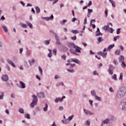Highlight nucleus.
<instances>
[{
	"mask_svg": "<svg viewBox=\"0 0 126 126\" xmlns=\"http://www.w3.org/2000/svg\"><path fill=\"white\" fill-rule=\"evenodd\" d=\"M126 87H122L120 90L117 92V96L118 98H122L124 95H126Z\"/></svg>",
	"mask_w": 126,
	"mask_h": 126,
	"instance_id": "obj_1",
	"label": "nucleus"
},
{
	"mask_svg": "<svg viewBox=\"0 0 126 126\" xmlns=\"http://www.w3.org/2000/svg\"><path fill=\"white\" fill-rule=\"evenodd\" d=\"M33 99L32 102L31 103V106L32 108H34L35 107V105L37 104V102H38V98H37V96L35 95H33L32 96Z\"/></svg>",
	"mask_w": 126,
	"mask_h": 126,
	"instance_id": "obj_2",
	"label": "nucleus"
},
{
	"mask_svg": "<svg viewBox=\"0 0 126 126\" xmlns=\"http://www.w3.org/2000/svg\"><path fill=\"white\" fill-rule=\"evenodd\" d=\"M67 46L69 48H74V46H75V44H74V42H67Z\"/></svg>",
	"mask_w": 126,
	"mask_h": 126,
	"instance_id": "obj_3",
	"label": "nucleus"
},
{
	"mask_svg": "<svg viewBox=\"0 0 126 126\" xmlns=\"http://www.w3.org/2000/svg\"><path fill=\"white\" fill-rule=\"evenodd\" d=\"M97 55L101 56V57H103L104 58H106V57H107V53L106 52H98L97 53Z\"/></svg>",
	"mask_w": 126,
	"mask_h": 126,
	"instance_id": "obj_4",
	"label": "nucleus"
},
{
	"mask_svg": "<svg viewBox=\"0 0 126 126\" xmlns=\"http://www.w3.org/2000/svg\"><path fill=\"white\" fill-rule=\"evenodd\" d=\"M1 79L3 81H8V76L7 75H3Z\"/></svg>",
	"mask_w": 126,
	"mask_h": 126,
	"instance_id": "obj_5",
	"label": "nucleus"
},
{
	"mask_svg": "<svg viewBox=\"0 0 126 126\" xmlns=\"http://www.w3.org/2000/svg\"><path fill=\"white\" fill-rule=\"evenodd\" d=\"M74 49H75V52H76V53H81V51L80 50L81 49L80 47L76 45L74 46Z\"/></svg>",
	"mask_w": 126,
	"mask_h": 126,
	"instance_id": "obj_6",
	"label": "nucleus"
},
{
	"mask_svg": "<svg viewBox=\"0 0 126 126\" xmlns=\"http://www.w3.org/2000/svg\"><path fill=\"white\" fill-rule=\"evenodd\" d=\"M113 69H115V67H114L112 65H110V67L108 69V72L110 74H113V71L112 70Z\"/></svg>",
	"mask_w": 126,
	"mask_h": 126,
	"instance_id": "obj_7",
	"label": "nucleus"
},
{
	"mask_svg": "<svg viewBox=\"0 0 126 126\" xmlns=\"http://www.w3.org/2000/svg\"><path fill=\"white\" fill-rule=\"evenodd\" d=\"M84 113L85 115L87 116H91V115H93V113L86 109H84Z\"/></svg>",
	"mask_w": 126,
	"mask_h": 126,
	"instance_id": "obj_8",
	"label": "nucleus"
},
{
	"mask_svg": "<svg viewBox=\"0 0 126 126\" xmlns=\"http://www.w3.org/2000/svg\"><path fill=\"white\" fill-rule=\"evenodd\" d=\"M63 99H65V96H63L62 98H57L55 99V101L56 103H58L59 101L60 102H63Z\"/></svg>",
	"mask_w": 126,
	"mask_h": 126,
	"instance_id": "obj_9",
	"label": "nucleus"
},
{
	"mask_svg": "<svg viewBox=\"0 0 126 126\" xmlns=\"http://www.w3.org/2000/svg\"><path fill=\"white\" fill-rule=\"evenodd\" d=\"M37 96L38 98H44V97H45V94H44V93H39L37 94Z\"/></svg>",
	"mask_w": 126,
	"mask_h": 126,
	"instance_id": "obj_10",
	"label": "nucleus"
},
{
	"mask_svg": "<svg viewBox=\"0 0 126 126\" xmlns=\"http://www.w3.org/2000/svg\"><path fill=\"white\" fill-rule=\"evenodd\" d=\"M119 63H123V62H125V57L123 55H121L119 57Z\"/></svg>",
	"mask_w": 126,
	"mask_h": 126,
	"instance_id": "obj_11",
	"label": "nucleus"
},
{
	"mask_svg": "<svg viewBox=\"0 0 126 126\" xmlns=\"http://www.w3.org/2000/svg\"><path fill=\"white\" fill-rule=\"evenodd\" d=\"M102 35H103V33L100 32V30L99 29V28H97L96 36H102Z\"/></svg>",
	"mask_w": 126,
	"mask_h": 126,
	"instance_id": "obj_12",
	"label": "nucleus"
},
{
	"mask_svg": "<svg viewBox=\"0 0 126 126\" xmlns=\"http://www.w3.org/2000/svg\"><path fill=\"white\" fill-rule=\"evenodd\" d=\"M20 85L21 86V88L24 89V88H25V87H26L25 86V84L24 83H23V82H22L21 81H20Z\"/></svg>",
	"mask_w": 126,
	"mask_h": 126,
	"instance_id": "obj_13",
	"label": "nucleus"
},
{
	"mask_svg": "<svg viewBox=\"0 0 126 126\" xmlns=\"http://www.w3.org/2000/svg\"><path fill=\"white\" fill-rule=\"evenodd\" d=\"M109 28L110 27H109V26H104L102 27V30H104V31H108V30H109Z\"/></svg>",
	"mask_w": 126,
	"mask_h": 126,
	"instance_id": "obj_14",
	"label": "nucleus"
},
{
	"mask_svg": "<svg viewBox=\"0 0 126 126\" xmlns=\"http://www.w3.org/2000/svg\"><path fill=\"white\" fill-rule=\"evenodd\" d=\"M7 62L9 64H11V65H12V66H13V67H15V65L14 64V63H13V62H12V61H11V60H7Z\"/></svg>",
	"mask_w": 126,
	"mask_h": 126,
	"instance_id": "obj_15",
	"label": "nucleus"
},
{
	"mask_svg": "<svg viewBox=\"0 0 126 126\" xmlns=\"http://www.w3.org/2000/svg\"><path fill=\"white\" fill-rule=\"evenodd\" d=\"M67 62L69 63H66V65H71V67H73V66H74V65H75V64H72L71 63H70V60H68Z\"/></svg>",
	"mask_w": 126,
	"mask_h": 126,
	"instance_id": "obj_16",
	"label": "nucleus"
},
{
	"mask_svg": "<svg viewBox=\"0 0 126 126\" xmlns=\"http://www.w3.org/2000/svg\"><path fill=\"white\" fill-rule=\"evenodd\" d=\"M71 62H73L74 63H80V62L78 61L77 59H71Z\"/></svg>",
	"mask_w": 126,
	"mask_h": 126,
	"instance_id": "obj_17",
	"label": "nucleus"
},
{
	"mask_svg": "<svg viewBox=\"0 0 126 126\" xmlns=\"http://www.w3.org/2000/svg\"><path fill=\"white\" fill-rule=\"evenodd\" d=\"M109 1H110V2H111V3L112 4V6H113V7H116V3L115 2V1H114V0H109Z\"/></svg>",
	"mask_w": 126,
	"mask_h": 126,
	"instance_id": "obj_18",
	"label": "nucleus"
},
{
	"mask_svg": "<svg viewBox=\"0 0 126 126\" xmlns=\"http://www.w3.org/2000/svg\"><path fill=\"white\" fill-rule=\"evenodd\" d=\"M110 120L109 119H106L103 121L102 123L101 124V126H103V124H108Z\"/></svg>",
	"mask_w": 126,
	"mask_h": 126,
	"instance_id": "obj_19",
	"label": "nucleus"
},
{
	"mask_svg": "<svg viewBox=\"0 0 126 126\" xmlns=\"http://www.w3.org/2000/svg\"><path fill=\"white\" fill-rule=\"evenodd\" d=\"M26 23L27 25L30 27V28H31L32 29V28H33V25H32V24H31V23H30L29 22H26Z\"/></svg>",
	"mask_w": 126,
	"mask_h": 126,
	"instance_id": "obj_20",
	"label": "nucleus"
},
{
	"mask_svg": "<svg viewBox=\"0 0 126 126\" xmlns=\"http://www.w3.org/2000/svg\"><path fill=\"white\" fill-rule=\"evenodd\" d=\"M51 19H54V15H52L51 16L46 18V20L47 21L51 20Z\"/></svg>",
	"mask_w": 126,
	"mask_h": 126,
	"instance_id": "obj_21",
	"label": "nucleus"
},
{
	"mask_svg": "<svg viewBox=\"0 0 126 126\" xmlns=\"http://www.w3.org/2000/svg\"><path fill=\"white\" fill-rule=\"evenodd\" d=\"M70 52L71 53V54H73L74 55H76V52L73 49H70Z\"/></svg>",
	"mask_w": 126,
	"mask_h": 126,
	"instance_id": "obj_22",
	"label": "nucleus"
},
{
	"mask_svg": "<svg viewBox=\"0 0 126 126\" xmlns=\"http://www.w3.org/2000/svg\"><path fill=\"white\" fill-rule=\"evenodd\" d=\"M1 27L2 29H3L5 32H7V31H8L7 28L5 26L2 25Z\"/></svg>",
	"mask_w": 126,
	"mask_h": 126,
	"instance_id": "obj_23",
	"label": "nucleus"
},
{
	"mask_svg": "<svg viewBox=\"0 0 126 126\" xmlns=\"http://www.w3.org/2000/svg\"><path fill=\"white\" fill-rule=\"evenodd\" d=\"M114 47H115V44H111L108 46V50H111V49H113Z\"/></svg>",
	"mask_w": 126,
	"mask_h": 126,
	"instance_id": "obj_24",
	"label": "nucleus"
},
{
	"mask_svg": "<svg viewBox=\"0 0 126 126\" xmlns=\"http://www.w3.org/2000/svg\"><path fill=\"white\" fill-rule=\"evenodd\" d=\"M44 112H47L48 110V104L45 103V107L43 108Z\"/></svg>",
	"mask_w": 126,
	"mask_h": 126,
	"instance_id": "obj_25",
	"label": "nucleus"
},
{
	"mask_svg": "<svg viewBox=\"0 0 126 126\" xmlns=\"http://www.w3.org/2000/svg\"><path fill=\"white\" fill-rule=\"evenodd\" d=\"M20 25L23 28H27V26L26 24H23V23H21Z\"/></svg>",
	"mask_w": 126,
	"mask_h": 126,
	"instance_id": "obj_26",
	"label": "nucleus"
},
{
	"mask_svg": "<svg viewBox=\"0 0 126 126\" xmlns=\"http://www.w3.org/2000/svg\"><path fill=\"white\" fill-rule=\"evenodd\" d=\"M35 10H36V13H40V8H39V7H35Z\"/></svg>",
	"mask_w": 126,
	"mask_h": 126,
	"instance_id": "obj_27",
	"label": "nucleus"
},
{
	"mask_svg": "<svg viewBox=\"0 0 126 126\" xmlns=\"http://www.w3.org/2000/svg\"><path fill=\"white\" fill-rule=\"evenodd\" d=\"M98 43H100V42H102V41H104V39L102 38L101 37H99L97 39Z\"/></svg>",
	"mask_w": 126,
	"mask_h": 126,
	"instance_id": "obj_28",
	"label": "nucleus"
},
{
	"mask_svg": "<svg viewBox=\"0 0 126 126\" xmlns=\"http://www.w3.org/2000/svg\"><path fill=\"white\" fill-rule=\"evenodd\" d=\"M95 100H97V101H101V97L97 96L96 95H95Z\"/></svg>",
	"mask_w": 126,
	"mask_h": 126,
	"instance_id": "obj_29",
	"label": "nucleus"
},
{
	"mask_svg": "<svg viewBox=\"0 0 126 126\" xmlns=\"http://www.w3.org/2000/svg\"><path fill=\"white\" fill-rule=\"evenodd\" d=\"M62 123H63V124H68V123H69V121H68V119H66L64 121L63 120Z\"/></svg>",
	"mask_w": 126,
	"mask_h": 126,
	"instance_id": "obj_30",
	"label": "nucleus"
},
{
	"mask_svg": "<svg viewBox=\"0 0 126 126\" xmlns=\"http://www.w3.org/2000/svg\"><path fill=\"white\" fill-rule=\"evenodd\" d=\"M122 64H121V66H122V67H123V68H125V67H126V63H125V61H124L123 62H121Z\"/></svg>",
	"mask_w": 126,
	"mask_h": 126,
	"instance_id": "obj_31",
	"label": "nucleus"
},
{
	"mask_svg": "<svg viewBox=\"0 0 126 126\" xmlns=\"http://www.w3.org/2000/svg\"><path fill=\"white\" fill-rule=\"evenodd\" d=\"M25 118L27 119H30V115L29 114H27L25 115Z\"/></svg>",
	"mask_w": 126,
	"mask_h": 126,
	"instance_id": "obj_32",
	"label": "nucleus"
},
{
	"mask_svg": "<svg viewBox=\"0 0 126 126\" xmlns=\"http://www.w3.org/2000/svg\"><path fill=\"white\" fill-rule=\"evenodd\" d=\"M72 32L73 34H77V33H79V32H78V31H77V30H72Z\"/></svg>",
	"mask_w": 126,
	"mask_h": 126,
	"instance_id": "obj_33",
	"label": "nucleus"
},
{
	"mask_svg": "<svg viewBox=\"0 0 126 126\" xmlns=\"http://www.w3.org/2000/svg\"><path fill=\"white\" fill-rule=\"evenodd\" d=\"M38 69H39V71H40V73L42 75V74L43 73V70L42 69V68L41 67V66L38 67Z\"/></svg>",
	"mask_w": 126,
	"mask_h": 126,
	"instance_id": "obj_34",
	"label": "nucleus"
},
{
	"mask_svg": "<svg viewBox=\"0 0 126 126\" xmlns=\"http://www.w3.org/2000/svg\"><path fill=\"white\" fill-rule=\"evenodd\" d=\"M91 93L92 95H93V96H95V95H96V93L95 92V91H92L91 92Z\"/></svg>",
	"mask_w": 126,
	"mask_h": 126,
	"instance_id": "obj_35",
	"label": "nucleus"
},
{
	"mask_svg": "<svg viewBox=\"0 0 126 126\" xmlns=\"http://www.w3.org/2000/svg\"><path fill=\"white\" fill-rule=\"evenodd\" d=\"M19 111L21 114H24V110H23L22 108H20L19 109Z\"/></svg>",
	"mask_w": 126,
	"mask_h": 126,
	"instance_id": "obj_36",
	"label": "nucleus"
},
{
	"mask_svg": "<svg viewBox=\"0 0 126 126\" xmlns=\"http://www.w3.org/2000/svg\"><path fill=\"white\" fill-rule=\"evenodd\" d=\"M108 31H109V32H110L111 33H113V32H114V30L112 28H109Z\"/></svg>",
	"mask_w": 126,
	"mask_h": 126,
	"instance_id": "obj_37",
	"label": "nucleus"
},
{
	"mask_svg": "<svg viewBox=\"0 0 126 126\" xmlns=\"http://www.w3.org/2000/svg\"><path fill=\"white\" fill-rule=\"evenodd\" d=\"M56 43L58 44V45H61V42L60 41L59 38L56 39Z\"/></svg>",
	"mask_w": 126,
	"mask_h": 126,
	"instance_id": "obj_38",
	"label": "nucleus"
},
{
	"mask_svg": "<svg viewBox=\"0 0 126 126\" xmlns=\"http://www.w3.org/2000/svg\"><path fill=\"white\" fill-rule=\"evenodd\" d=\"M49 51L50 52V53L48 54V56L49 58H51V57H52V50L49 49Z\"/></svg>",
	"mask_w": 126,
	"mask_h": 126,
	"instance_id": "obj_39",
	"label": "nucleus"
},
{
	"mask_svg": "<svg viewBox=\"0 0 126 126\" xmlns=\"http://www.w3.org/2000/svg\"><path fill=\"white\" fill-rule=\"evenodd\" d=\"M112 79H114V80H117V75H116L115 74H114L113 75V76L112 77Z\"/></svg>",
	"mask_w": 126,
	"mask_h": 126,
	"instance_id": "obj_40",
	"label": "nucleus"
},
{
	"mask_svg": "<svg viewBox=\"0 0 126 126\" xmlns=\"http://www.w3.org/2000/svg\"><path fill=\"white\" fill-rule=\"evenodd\" d=\"M123 73H120V77L119 78L120 80H123Z\"/></svg>",
	"mask_w": 126,
	"mask_h": 126,
	"instance_id": "obj_41",
	"label": "nucleus"
},
{
	"mask_svg": "<svg viewBox=\"0 0 126 126\" xmlns=\"http://www.w3.org/2000/svg\"><path fill=\"white\" fill-rule=\"evenodd\" d=\"M73 117H74L73 115H71V116L69 117V118H68V121H71L72 120Z\"/></svg>",
	"mask_w": 126,
	"mask_h": 126,
	"instance_id": "obj_42",
	"label": "nucleus"
},
{
	"mask_svg": "<svg viewBox=\"0 0 126 126\" xmlns=\"http://www.w3.org/2000/svg\"><path fill=\"white\" fill-rule=\"evenodd\" d=\"M121 52V51H120V50H117L115 52V54L116 55H120V52Z\"/></svg>",
	"mask_w": 126,
	"mask_h": 126,
	"instance_id": "obj_43",
	"label": "nucleus"
},
{
	"mask_svg": "<svg viewBox=\"0 0 126 126\" xmlns=\"http://www.w3.org/2000/svg\"><path fill=\"white\" fill-rule=\"evenodd\" d=\"M92 12H93V10L92 9H88V13H91Z\"/></svg>",
	"mask_w": 126,
	"mask_h": 126,
	"instance_id": "obj_44",
	"label": "nucleus"
},
{
	"mask_svg": "<svg viewBox=\"0 0 126 126\" xmlns=\"http://www.w3.org/2000/svg\"><path fill=\"white\" fill-rule=\"evenodd\" d=\"M119 38H120L119 36H116L114 37V41H117V40H118V39H119Z\"/></svg>",
	"mask_w": 126,
	"mask_h": 126,
	"instance_id": "obj_45",
	"label": "nucleus"
},
{
	"mask_svg": "<svg viewBox=\"0 0 126 126\" xmlns=\"http://www.w3.org/2000/svg\"><path fill=\"white\" fill-rule=\"evenodd\" d=\"M67 21L66 20H63L62 22H61V24H64Z\"/></svg>",
	"mask_w": 126,
	"mask_h": 126,
	"instance_id": "obj_46",
	"label": "nucleus"
},
{
	"mask_svg": "<svg viewBox=\"0 0 126 126\" xmlns=\"http://www.w3.org/2000/svg\"><path fill=\"white\" fill-rule=\"evenodd\" d=\"M45 43L46 45H49L50 44V40H45Z\"/></svg>",
	"mask_w": 126,
	"mask_h": 126,
	"instance_id": "obj_47",
	"label": "nucleus"
},
{
	"mask_svg": "<svg viewBox=\"0 0 126 126\" xmlns=\"http://www.w3.org/2000/svg\"><path fill=\"white\" fill-rule=\"evenodd\" d=\"M113 63L117 65L118 64V62L117 61V60H114L113 61Z\"/></svg>",
	"mask_w": 126,
	"mask_h": 126,
	"instance_id": "obj_48",
	"label": "nucleus"
},
{
	"mask_svg": "<svg viewBox=\"0 0 126 126\" xmlns=\"http://www.w3.org/2000/svg\"><path fill=\"white\" fill-rule=\"evenodd\" d=\"M53 54H54V55H55V56H56V55H57V50L55 49L53 50Z\"/></svg>",
	"mask_w": 126,
	"mask_h": 126,
	"instance_id": "obj_49",
	"label": "nucleus"
},
{
	"mask_svg": "<svg viewBox=\"0 0 126 126\" xmlns=\"http://www.w3.org/2000/svg\"><path fill=\"white\" fill-rule=\"evenodd\" d=\"M87 23V18H85L84 21V24H86Z\"/></svg>",
	"mask_w": 126,
	"mask_h": 126,
	"instance_id": "obj_50",
	"label": "nucleus"
},
{
	"mask_svg": "<svg viewBox=\"0 0 126 126\" xmlns=\"http://www.w3.org/2000/svg\"><path fill=\"white\" fill-rule=\"evenodd\" d=\"M120 33H121V29H118L117 34H120Z\"/></svg>",
	"mask_w": 126,
	"mask_h": 126,
	"instance_id": "obj_51",
	"label": "nucleus"
},
{
	"mask_svg": "<svg viewBox=\"0 0 126 126\" xmlns=\"http://www.w3.org/2000/svg\"><path fill=\"white\" fill-rule=\"evenodd\" d=\"M87 5H88V6H90L91 5H92V1H90L89 2L88 4Z\"/></svg>",
	"mask_w": 126,
	"mask_h": 126,
	"instance_id": "obj_52",
	"label": "nucleus"
},
{
	"mask_svg": "<svg viewBox=\"0 0 126 126\" xmlns=\"http://www.w3.org/2000/svg\"><path fill=\"white\" fill-rule=\"evenodd\" d=\"M76 20H77V19L76 18H72L71 20L72 22H74Z\"/></svg>",
	"mask_w": 126,
	"mask_h": 126,
	"instance_id": "obj_53",
	"label": "nucleus"
},
{
	"mask_svg": "<svg viewBox=\"0 0 126 126\" xmlns=\"http://www.w3.org/2000/svg\"><path fill=\"white\" fill-rule=\"evenodd\" d=\"M54 0L55 1L53 2V4H55V3H57V2H58V1H59V0Z\"/></svg>",
	"mask_w": 126,
	"mask_h": 126,
	"instance_id": "obj_54",
	"label": "nucleus"
},
{
	"mask_svg": "<svg viewBox=\"0 0 126 126\" xmlns=\"http://www.w3.org/2000/svg\"><path fill=\"white\" fill-rule=\"evenodd\" d=\"M3 93H1V95H0V99H2L3 98Z\"/></svg>",
	"mask_w": 126,
	"mask_h": 126,
	"instance_id": "obj_55",
	"label": "nucleus"
},
{
	"mask_svg": "<svg viewBox=\"0 0 126 126\" xmlns=\"http://www.w3.org/2000/svg\"><path fill=\"white\" fill-rule=\"evenodd\" d=\"M71 39H72V40H76V36H74L71 37Z\"/></svg>",
	"mask_w": 126,
	"mask_h": 126,
	"instance_id": "obj_56",
	"label": "nucleus"
},
{
	"mask_svg": "<svg viewBox=\"0 0 126 126\" xmlns=\"http://www.w3.org/2000/svg\"><path fill=\"white\" fill-rule=\"evenodd\" d=\"M86 124L87 125V126H90V122L87 121L86 122Z\"/></svg>",
	"mask_w": 126,
	"mask_h": 126,
	"instance_id": "obj_57",
	"label": "nucleus"
},
{
	"mask_svg": "<svg viewBox=\"0 0 126 126\" xmlns=\"http://www.w3.org/2000/svg\"><path fill=\"white\" fill-rule=\"evenodd\" d=\"M59 111H62V110H63V107L62 106H60L59 108Z\"/></svg>",
	"mask_w": 126,
	"mask_h": 126,
	"instance_id": "obj_58",
	"label": "nucleus"
},
{
	"mask_svg": "<svg viewBox=\"0 0 126 126\" xmlns=\"http://www.w3.org/2000/svg\"><path fill=\"white\" fill-rule=\"evenodd\" d=\"M62 58L63 60H65V59H66V57L65 55H63V56H62Z\"/></svg>",
	"mask_w": 126,
	"mask_h": 126,
	"instance_id": "obj_59",
	"label": "nucleus"
},
{
	"mask_svg": "<svg viewBox=\"0 0 126 126\" xmlns=\"http://www.w3.org/2000/svg\"><path fill=\"white\" fill-rule=\"evenodd\" d=\"M67 71H69V72H73V69H67Z\"/></svg>",
	"mask_w": 126,
	"mask_h": 126,
	"instance_id": "obj_60",
	"label": "nucleus"
},
{
	"mask_svg": "<svg viewBox=\"0 0 126 126\" xmlns=\"http://www.w3.org/2000/svg\"><path fill=\"white\" fill-rule=\"evenodd\" d=\"M32 64H34V63H35V59L32 60Z\"/></svg>",
	"mask_w": 126,
	"mask_h": 126,
	"instance_id": "obj_61",
	"label": "nucleus"
},
{
	"mask_svg": "<svg viewBox=\"0 0 126 126\" xmlns=\"http://www.w3.org/2000/svg\"><path fill=\"white\" fill-rule=\"evenodd\" d=\"M109 91H110V92H114V90H113V88H112V87H110L109 88Z\"/></svg>",
	"mask_w": 126,
	"mask_h": 126,
	"instance_id": "obj_62",
	"label": "nucleus"
},
{
	"mask_svg": "<svg viewBox=\"0 0 126 126\" xmlns=\"http://www.w3.org/2000/svg\"><path fill=\"white\" fill-rule=\"evenodd\" d=\"M4 19H5V18H4V16H2L0 18V20H4Z\"/></svg>",
	"mask_w": 126,
	"mask_h": 126,
	"instance_id": "obj_63",
	"label": "nucleus"
},
{
	"mask_svg": "<svg viewBox=\"0 0 126 126\" xmlns=\"http://www.w3.org/2000/svg\"><path fill=\"white\" fill-rule=\"evenodd\" d=\"M54 34H55V38H56V39H59V36H58V34H57L56 33H54Z\"/></svg>",
	"mask_w": 126,
	"mask_h": 126,
	"instance_id": "obj_64",
	"label": "nucleus"
}]
</instances>
